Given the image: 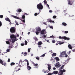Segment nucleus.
Returning a JSON list of instances; mask_svg holds the SVG:
<instances>
[{
	"label": "nucleus",
	"mask_w": 75,
	"mask_h": 75,
	"mask_svg": "<svg viewBox=\"0 0 75 75\" xmlns=\"http://www.w3.org/2000/svg\"><path fill=\"white\" fill-rule=\"evenodd\" d=\"M10 38L12 40V43L15 42V41H16V35H10Z\"/></svg>",
	"instance_id": "f257e3e1"
},
{
	"label": "nucleus",
	"mask_w": 75,
	"mask_h": 75,
	"mask_svg": "<svg viewBox=\"0 0 75 75\" xmlns=\"http://www.w3.org/2000/svg\"><path fill=\"white\" fill-rule=\"evenodd\" d=\"M37 8L38 10H42L43 6L41 3H40L37 5Z\"/></svg>",
	"instance_id": "f03ea898"
},
{
	"label": "nucleus",
	"mask_w": 75,
	"mask_h": 75,
	"mask_svg": "<svg viewBox=\"0 0 75 75\" xmlns=\"http://www.w3.org/2000/svg\"><path fill=\"white\" fill-rule=\"evenodd\" d=\"M47 66H48V70H42V72L44 73H48V71H50V70L51 69V66L50 64H47Z\"/></svg>",
	"instance_id": "7ed1b4c3"
},
{
	"label": "nucleus",
	"mask_w": 75,
	"mask_h": 75,
	"mask_svg": "<svg viewBox=\"0 0 75 75\" xmlns=\"http://www.w3.org/2000/svg\"><path fill=\"white\" fill-rule=\"evenodd\" d=\"M15 31H16V28L15 27H12L10 28V33H15Z\"/></svg>",
	"instance_id": "20e7f679"
},
{
	"label": "nucleus",
	"mask_w": 75,
	"mask_h": 75,
	"mask_svg": "<svg viewBox=\"0 0 75 75\" xmlns=\"http://www.w3.org/2000/svg\"><path fill=\"white\" fill-rule=\"evenodd\" d=\"M40 34L42 35H45L46 34V32L45 31V30H42V31H40Z\"/></svg>",
	"instance_id": "39448f33"
},
{
	"label": "nucleus",
	"mask_w": 75,
	"mask_h": 75,
	"mask_svg": "<svg viewBox=\"0 0 75 75\" xmlns=\"http://www.w3.org/2000/svg\"><path fill=\"white\" fill-rule=\"evenodd\" d=\"M7 41H6V44L10 45V42H11V40L7 39Z\"/></svg>",
	"instance_id": "423d86ee"
},
{
	"label": "nucleus",
	"mask_w": 75,
	"mask_h": 75,
	"mask_svg": "<svg viewBox=\"0 0 75 75\" xmlns=\"http://www.w3.org/2000/svg\"><path fill=\"white\" fill-rule=\"evenodd\" d=\"M0 64H2L3 65L6 66V63L3 62V61L1 59H0Z\"/></svg>",
	"instance_id": "0eeeda50"
},
{
	"label": "nucleus",
	"mask_w": 75,
	"mask_h": 75,
	"mask_svg": "<svg viewBox=\"0 0 75 75\" xmlns=\"http://www.w3.org/2000/svg\"><path fill=\"white\" fill-rule=\"evenodd\" d=\"M22 19H23V20H22V22H23V23H25V15L22 16Z\"/></svg>",
	"instance_id": "6e6552de"
},
{
	"label": "nucleus",
	"mask_w": 75,
	"mask_h": 75,
	"mask_svg": "<svg viewBox=\"0 0 75 75\" xmlns=\"http://www.w3.org/2000/svg\"><path fill=\"white\" fill-rule=\"evenodd\" d=\"M54 65H55V67H60L61 66V65H60V64H59V62L56 63L55 64H54Z\"/></svg>",
	"instance_id": "1a4fd4ad"
},
{
	"label": "nucleus",
	"mask_w": 75,
	"mask_h": 75,
	"mask_svg": "<svg viewBox=\"0 0 75 75\" xmlns=\"http://www.w3.org/2000/svg\"><path fill=\"white\" fill-rule=\"evenodd\" d=\"M47 21H48V22H49L50 23H54V21H52V20H51V19H47Z\"/></svg>",
	"instance_id": "9d476101"
},
{
	"label": "nucleus",
	"mask_w": 75,
	"mask_h": 75,
	"mask_svg": "<svg viewBox=\"0 0 75 75\" xmlns=\"http://www.w3.org/2000/svg\"><path fill=\"white\" fill-rule=\"evenodd\" d=\"M27 64V69H28V70H30L31 69V67L30 66H29V64Z\"/></svg>",
	"instance_id": "9b49d317"
},
{
	"label": "nucleus",
	"mask_w": 75,
	"mask_h": 75,
	"mask_svg": "<svg viewBox=\"0 0 75 75\" xmlns=\"http://www.w3.org/2000/svg\"><path fill=\"white\" fill-rule=\"evenodd\" d=\"M36 31L38 32H40L41 31V28L40 27H38V28H36Z\"/></svg>",
	"instance_id": "f8f14e48"
},
{
	"label": "nucleus",
	"mask_w": 75,
	"mask_h": 75,
	"mask_svg": "<svg viewBox=\"0 0 75 75\" xmlns=\"http://www.w3.org/2000/svg\"><path fill=\"white\" fill-rule=\"evenodd\" d=\"M57 73H59V72H58L57 71H53V73H51L52 74H57Z\"/></svg>",
	"instance_id": "ddd939ff"
},
{
	"label": "nucleus",
	"mask_w": 75,
	"mask_h": 75,
	"mask_svg": "<svg viewBox=\"0 0 75 75\" xmlns=\"http://www.w3.org/2000/svg\"><path fill=\"white\" fill-rule=\"evenodd\" d=\"M25 44H24L23 43H21V46H24V45H27V42L25 40Z\"/></svg>",
	"instance_id": "4468645a"
},
{
	"label": "nucleus",
	"mask_w": 75,
	"mask_h": 75,
	"mask_svg": "<svg viewBox=\"0 0 75 75\" xmlns=\"http://www.w3.org/2000/svg\"><path fill=\"white\" fill-rule=\"evenodd\" d=\"M59 39L69 38H67L65 36H63V37L59 36Z\"/></svg>",
	"instance_id": "2eb2a0df"
},
{
	"label": "nucleus",
	"mask_w": 75,
	"mask_h": 75,
	"mask_svg": "<svg viewBox=\"0 0 75 75\" xmlns=\"http://www.w3.org/2000/svg\"><path fill=\"white\" fill-rule=\"evenodd\" d=\"M61 55L63 56V55H67L66 54V52H65V51L62 52L61 53Z\"/></svg>",
	"instance_id": "dca6fc26"
},
{
	"label": "nucleus",
	"mask_w": 75,
	"mask_h": 75,
	"mask_svg": "<svg viewBox=\"0 0 75 75\" xmlns=\"http://www.w3.org/2000/svg\"><path fill=\"white\" fill-rule=\"evenodd\" d=\"M57 44H59V45H61L62 44H63L64 43V42H57Z\"/></svg>",
	"instance_id": "f3484780"
},
{
	"label": "nucleus",
	"mask_w": 75,
	"mask_h": 75,
	"mask_svg": "<svg viewBox=\"0 0 75 75\" xmlns=\"http://www.w3.org/2000/svg\"><path fill=\"white\" fill-rule=\"evenodd\" d=\"M65 72H59V73H57V74L59 75H63V73Z\"/></svg>",
	"instance_id": "a211bd4d"
},
{
	"label": "nucleus",
	"mask_w": 75,
	"mask_h": 75,
	"mask_svg": "<svg viewBox=\"0 0 75 75\" xmlns=\"http://www.w3.org/2000/svg\"><path fill=\"white\" fill-rule=\"evenodd\" d=\"M59 39H64V40H70V38H59Z\"/></svg>",
	"instance_id": "6ab92c4d"
},
{
	"label": "nucleus",
	"mask_w": 75,
	"mask_h": 75,
	"mask_svg": "<svg viewBox=\"0 0 75 75\" xmlns=\"http://www.w3.org/2000/svg\"><path fill=\"white\" fill-rule=\"evenodd\" d=\"M5 20H6V21H7L9 22L10 21V20L9 19V18H5Z\"/></svg>",
	"instance_id": "aec40b11"
},
{
	"label": "nucleus",
	"mask_w": 75,
	"mask_h": 75,
	"mask_svg": "<svg viewBox=\"0 0 75 75\" xmlns=\"http://www.w3.org/2000/svg\"><path fill=\"white\" fill-rule=\"evenodd\" d=\"M68 4H69V5H72L71 4V0H68Z\"/></svg>",
	"instance_id": "412c9836"
},
{
	"label": "nucleus",
	"mask_w": 75,
	"mask_h": 75,
	"mask_svg": "<svg viewBox=\"0 0 75 75\" xmlns=\"http://www.w3.org/2000/svg\"><path fill=\"white\" fill-rule=\"evenodd\" d=\"M11 16H12V17H13V18H16V19H19V18L18 17H17V16H13V15Z\"/></svg>",
	"instance_id": "4be33fe9"
},
{
	"label": "nucleus",
	"mask_w": 75,
	"mask_h": 75,
	"mask_svg": "<svg viewBox=\"0 0 75 75\" xmlns=\"http://www.w3.org/2000/svg\"><path fill=\"white\" fill-rule=\"evenodd\" d=\"M18 67H15V70H16L17 69H18V70H16V72H17V71H19V70H20V68L18 69Z\"/></svg>",
	"instance_id": "5701e85b"
},
{
	"label": "nucleus",
	"mask_w": 75,
	"mask_h": 75,
	"mask_svg": "<svg viewBox=\"0 0 75 75\" xmlns=\"http://www.w3.org/2000/svg\"><path fill=\"white\" fill-rule=\"evenodd\" d=\"M62 25L64 26H66L67 25V24H66V23L64 22L62 23Z\"/></svg>",
	"instance_id": "b1692460"
},
{
	"label": "nucleus",
	"mask_w": 75,
	"mask_h": 75,
	"mask_svg": "<svg viewBox=\"0 0 75 75\" xmlns=\"http://www.w3.org/2000/svg\"><path fill=\"white\" fill-rule=\"evenodd\" d=\"M68 48H69V49L72 50V47L70 45H68Z\"/></svg>",
	"instance_id": "393cba45"
},
{
	"label": "nucleus",
	"mask_w": 75,
	"mask_h": 75,
	"mask_svg": "<svg viewBox=\"0 0 75 75\" xmlns=\"http://www.w3.org/2000/svg\"><path fill=\"white\" fill-rule=\"evenodd\" d=\"M55 60L57 61H59L60 60V59H59V58H58V57H55Z\"/></svg>",
	"instance_id": "a878e982"
},
{
	"label": "nucleus",
	"mask_w": 75,
	"mask_h": 75,
	"mask_svg": "<svg viewBox=\"0 0 75 75\" xmlns=\"http://www.w3.org/2000/svg\"><path fill=\"white\" fill-rule=\"evenodd\" d=\"M65 70L64 69H63V70L59 71H58V72H65Z\"/></svg>",
	"instance_id": "bb28decb"
},
{
	"label": "nucleus",
	"mask_w": 75,
	"mask_h": 75,
	"mask_svg": "<svg viewBox=\"0 0 75 75\" xmlns=\"http://www.w3.org/2000/svg\"><path fill=\"white\" fill-rule=\"evenodd\" d=\"M32 63L33 64V65L34 66V67H37L38 66V64H35V63H34V62Z\"/></svg>",
	"instance_id": "cd10ccee"
},
{
	"label": "nucleus",
	"mask_w": 75,
	"mask_h": 75,
	"mask_svg": "<svg viewBox=\"0 0 75 75\" xmlns=\"http://www.w3.org/2000/svg\"><path fill=\"white\" fill-rule=\"evenodd\" d=\"M38 45H42V42L41 41H39V42H38Z\"/></svg>",
	"instance_id": "c85d7f7f"
},
{
	"label": "nucleus",
	"mask_w": 75,
	"mask_h": 75,
	"mask_svg": "<svg viewBox=\"0 0 75 75\" xmlns=\"http://www.w3.org/2000/svg\"><path fill=\"white\" fill-rule=\"evenodd\" d=\"M56 53H53V54H52V57H55V56H56Z\"/></svg>",
	"instance_id": "c756f323"
},
{
	"label": "nucleus",
	"mask_w": 75,
	"mask_h": 75,
	"mask_svg": "<svg viewBox=\"0 0 75 75\" xmlns=\"http://www.w3.org/2000/svg\"><path fill=\"white\" fill-rule=\"evenodd\" d=\"M15 65V63L14 62H11V63L10 64V65L12 66Z\"/></svg>",
	"instance_id": "7c9ffc66"
},
{
	"label": "nucleus",
	"mask_w": 75,
	"mask_h": 75,
	"mask_svg": "<svg viewBox=\"0 0 75 75\" xmlns=\"http://www.w3.org/2000/svg\"><path fill=\"white\" fill-rule=\"evenodd\" d=\"M34 40H35V41H38V39L37 38H36V37H34Z\"/></svg>",
	"instance_id": "2f4dec72"
},
{
	"label": "nucleus",
	"mask_w": 75,
	"mask_h": 75,
	"mask_svg": "<svg viewBox=\"0 0 75 75\" xmlns=\"http://www.w3.org/2000/svg\"><path fill=\"white\" fill-rule=\"evenodd\" d=\"M25 61L27 62V63H26V64H29V62L28 61V60H27V59L25 60Z\"/></svg>",
	"instance_id": "473e14b6"
},
{
	"label": "nucleus",
	"mask_w": 75,
	"mask_h": 75,
	"mask_svg": "<svg viewBox=\"0 0 75 75\" xmlns=\"http://www.w3.org/2000/svg\"><path fill=\"white\" fill-rule=\"evenodd\" d=\"M38 14H39V13H35L34 14V16H36Z\"/></svg>",
	"instance_id": "72a5a7b5"
},
{
	"label": "nucleus",
	"mask_w": 75,
	"mask_h": 75,
	"mask_svg": "<svg viewBox=\"0 0 75 75\" xmlns=\"http://www.w3.org/2000/svg\"><path fill=\"white\" fill-rule=\"evenodd\" d=\"M6 51L7 52H10V49H7V50H6Z\"/></svg>",
	"instance_id": "f704fd0d"
},
{
	"label": "nucleus",
	"mask_w": 75,
	"mask_h": 75,
	"mask_svg": "<svg viewBox=\"0 0 75 75\" xmlns=\"http://www.w3.org/2000/svg\"><path fill=\"white\" fill-rule=\"evenodd\" d=\"M22 10H17V12H19V13L21 12H22Z\"/></svg>",
	"instance_id": "c9c22d12"
},
{
	"label": "nucleus",
	"mask_w": 75,
	"mask_h": 75,
	"mask_svg": "<svg viewBox=\"0 0 75 75\" xmlns=\"http://www.w3.org/2000/svg\"><path fill=\"white\" fill-rule=\"evenodd\" d=\"M15 23H16V25H19V24H18V22L16 21H15Z\"/></svg>",
	"instance_id": "e433bc0d"
},
{
	"label": "nucleus",
	"mask_w": 75,
	"mask_h": 75,
	"mask_svg": "<svg viewBox=\"0 0 75 75\" xmlns=\"http://www.w3.org/2000/svg\"><path fill=\"white\" fill-rule=\"evenodd\" d=\"M39 32H35V33H36V35H38L39 34Z\"/></svg>",
	"instance_id": "4c0bfd02"
},
{
	"label": "nucleus",
	"mask_w": 75,
	"mask_h": 75,
	"mask_svg": "<svg viewBox=\"0 0 75 75\" xmlns=\"http://www.w3.org/2000/svg\"><path fill=\"white\" fill-rule=\"evenodd\" d=\"M44 3H45V4H47V1H46V0H45L44 1Z\"/></svg>",
	"instance_id": "58836bf2"
},
{
	"label": "nucleus",
	"mask_w": 75,
	"mask_h": 75,
	"mask_svg": "<svg viewBox=\"0 0 75 75\" xmlns=\"http://www.w3.org/2000/svg\"><path fill=\"white\" fill-rule=\"evenodd\" d=\"M49 28H50L53 29V26H49Z\"/></svg>",
	"instance_id": "ea45409f"
},
{
	"label": "nucleus",
	"mask_w": 75,
	"mask_h": 75,
	"mask_svg": "<svg viewBox=\"0 0 75 75\" xmlns=\"http://www.w3.org/2000/svg\"><path fill=\"white\" fill-rule=\"evenodd\" d=\"M53 74H51V73H48V74H47V75H52Z\"/></svg>",
	"instance_id": "a19ab883"
},
{
	"label": "nucleus",
	"mask_w": 75,
	"mask_h": 75,
	"mask_svg": "<svg viewBox=\"0 0 75 75\" xmlns=\"http://www.w3.org/2000/svg\"><path fill=\"white\" fill-rule=\"evenodd\" d=\"M68 33V31H64V34Z\"/></svg>",
	"instance_id": "79ce46f5"
},
{
	"label": "nucleus",
	"mask_w": 75,
	"mask_h": 75,
	"mask_svg": "<svg viewBox=\"0 0 75 75\" xmlns=\"http://www.w3.org/2000/svg\"><path fill=\"white\" fill-rule=\"evenodd\" d=\"M39 57H36V59H37L38 60H39Z\"/></svg>",
	"instance_id": "37998d69"
},
{
	"label": "nucleus",
	"mask_w": 75,
	"mask_h": 75,
	"mask_svg": "<svg viewBox=\"0 0 75 75\" xmlns=\"http://www.w3.org/2000/svg\"><path fill=\"white\" fill-rule=\"evenodd\" d=\"M52 43H55V40H52Z\"/></svg>",
	"instance_id": "c03bdc74"
},
{
	"label": "nucleus",
	"mask_w": 75,
	"mask_h": 75,
	"mask_svg": "<svg viewBox=\"0 0 75 75\" xmlns=\"http://www.w3.org/2000/svg\"><path fill=\"white\" fill-rule=\"evenodd\" d=\"M45 56V54H43L42 55H41V57H44Z\"/></svg>",
	"instance_id": "a18cd8bd"
},
{
	"label": "nucleus",
	"mask_w": 75,
	"mask_h": 75,
	"mask_svg": "<svg viewBox=\"0 0 75 75\" xmlns=\"http://www.w3.org/2000/svg\"><path fill=\"white\" fill-rule=\"evenodd\" d=\"M47 6L48 7V9H50V7L49 6V5H48V4H47Z\"/></svg>",
	"instance_id": "49530a36"
},
{
	"label": "nucleus",
	"mask_w": 75,
	"mask_h": 75,
	"mask_svg": "<svg viewBox=\"0 0 75 75\" xmlns=\"http://www.w3.org/2000/svg\"><path fill=\"white\" fill-rule=\"evenodd\" d=\"M52 18H53L54 19H55L56 18V16H53V17H52Z\"/></svg>",
	"instance_id": "de8ad7c7"
},
{
	"label": "nucleus",
	"mask_w": 75,
	"mask_h": 75,
	"mask_svg": "<svg viewBox=\"0 0 75 75\" xmlns=\"http://www.w3.org/2000/svg\"><path fill=\"white\" fill-rule=\"evenodd\" d=\"M0 18H3L2 15H0Z\"/></svg>",
	"instance_id": "09e8293b"
},
{
	"label": "nucleus",
	"mask_w": 75,
	"mask_h": 75,
	"mask_svg": "<svg viewBox=\"0 0 75 75\" xmlns=\"http://www.w3.org/2000/svg\"><path fill=\"white\" fill-rule=\"evenodd\" d=\"M8 48H9V49L12 48V46L11 45L9 46V47H8Z\"/></svg>",
	"instance_id": "8fccbe9b"
},
{
	"label": "nucleus",
	"mask_w": 75,
	"mask_h": 75,
	"mask_svg": "<svg viewBox=\"0 0 75 75\" xmlns=\"http://www.w3.org/2000/svg\"><path fill=\"white\" fill-rule=\"evenodd\" d=\"M23 54H24V56H26V55H27V53H26V52H25V53Z\"/></svg>",
	"instance_id": "3c124183"
},
{
	"label": "nucleus",
	"mask_w": 75,
	"mask_h": 75,
	"mask_svg": "<svg viewBox=\"0 0 75 75\" xmlns=\"http://www.w3.org/2000/svg\"><path fill=\"white\" fill-rule=\"evenodd\" d=\"M64 67V65L62 66L61 67V69H63V68Z\"/></svg>",
	"instance_id": "603ef678"
},
{
	"label": "nucleus",
	"mask_w": 75,
	"mask_h": 75,
	"mask_svg": "<svg viewBox=\"0 0 75 75\" xmlns=\"http://www.w3.org/2000/svg\"><path fill=\"white\" fill-rule=\"evenodd\" d=\"M54 38V36L52 35L50 36V38Z\"/></svg>",
	"instance_id": "864d4df0"
},
{
	"label": "nucleus",
	"mask_w": 75,
	"mask_h": 75,
	"mask_svg": "<svg viewBox=\"0 0 75 75\" xmlns=\"http://www.w3.org/2000/svg\"><path fill=\"white\" fill-rule=\"evenodd\" d=\"M7 62H10V59H8V60L7 61Z\"/></svg>",
	"instance_id": "5fc2aeb1"
},
{
	"label": "nucleus",
	"mask_w": 75,
	"mask_h": 75,
	"mask_svg": "<svg viewBox=\"0 0 75 75\" xmlns=\"http://www.w3.org/2000/svg\"><path fill=\"white\" fill-rule=\"evenodd\" d=\"M2 26V23L1 22H0V27Z\"/></svg>",
	"instance_id": "6e6d98bb"
},
{
	"label": "nucleus",
	"mask_w": 75,
	"mask_h": 75,
	"mask_svg": "<svg viewBox=\"0 0 75 75\" xmlns=\"http://www.w3.org/2000/svg\"><path fill=\"white\" fill-rule=\"evenodd\" d=\"M63 55H65V57H67L68 56V55L67 54Z\"/></svg>",
	"instance_id": "4d7b16f0"
},
{
	"label": "nucleus",
	"mask_w": 75,
	"mask_h": 75,
	"mask_svg": "<svg viewBox=\"0 0 75 75\" xmlns=\"http://www.w3.org/2000/svg\"><path fill=\"white\" fill-rule=\"evenodd\" d=\"M20 62H22V60L20 59V61H19V64H20Z\"/></svg>",
	"instance_id": "13d9d810"
},
{
	"label": "nucleus",
	"mask_w": 75,
	"mask_h": 75,
	"mask_svg": "<svg viewBox=\"0 0 75 75\" xmlns=\"http://www.w3.org/2000/svg\"><path fill=\"white\" fill-rule=\"evenodd\" d=\"M49 13H52V10H49Z\"/></svg>",
	"instance_id": "bf43d9fd"
},
{
	"label": "nucleus",
	"mask_w": 75,
	"mask_h": 75,
	"mask_svg": "<svg viewBox=\"0 0 75 75\" xmlns=\"http://www.w3.org/2000/svg\"><path fill=\"white\" fill-rule=\"evenodd\" d=\"M30 49H28V52H30Z\"/></svg>",
	"instance_id": "052dcab7"
},
{
	"label": "nucleus",
	"mask_w": 75,
	"mask_h": 75,
	"mask_svg": "<svg viewBox=\"0 0 75 75\" xmlns=\"http://www.w3.org/2000/svg\"><path fill=\"white\" fill-rule=\"evenodd\" d=\"M53 70H56V68H55V67H53Z\"/></svg>",
	"instance_id": "680f3d73"
},
{
	"label": "nucleus",
	"mask_w": 75,
	"mask_h": 75,
	"mask_svg": "<svg viewBox=\"0 0 75 75\" xmlns=\"http://www.w3.org/2000/svg\"><path fill=\"white\" fill-rule=\"evenodd\" d=\"M41 45H39V46H38V47L41 48Z\"/></svg>",
	"instance_id": "e2e57ef3"
},
{
	"label": "nucleus",
	"mask_w": 75,
	"mask_h": 75,
	"mask_svg": "<svg viewBox=\"0 0 75 75\" xmlns=\"http://www.w3.org/2000/svg\"><path fill=\"white\" fill-rule=\"evenodd\" d=\"M43 37H44V38H45V37H46V35H43Z\"/></svg>",
	"instance_id": "0e129e2a"
},
{
	"label": "nucleus",
	"mask_w": 75,
	"mask_h": 75,
	"mask_svg": "<svg viewBox=\"0 0 75 75\" xmlns=\"http://www.w3.org/2000/svg\"><path fill=\"white\" fill-rule=\"evenodd\" d=\"M72 52H75V50H72Z\"/></svg>",
	"instance_id": "69168bd1"
},
{
	"label": "nucleus",
	"mask_w": 75,
	"mask_h": 75,
	"mask_svg": "<svg viewBox=\"0 0 75 75\" xmlns=\"http://www.w3.org/2000/svg\"><path fill=\"white\" fill-rule=\"evenodd\" d=\"M24 14H25V15H29V14H27V13H24Z\"/></svg>",
	"instance_id": "338daca9"
},
{
	"label": "nucleus",
	"mask_w": 75,
	"mask_h": 75,
	"mask_svg": "<svg viewBox=\"0 0 75 75\" xmlns=\"http://www.w3.org/2000/svg\"><path fill=\"white\" fill-rule=\"evenodd\" d=\"M46 42H49V40H47Z\"/></svg>",
	"instance_id": "774afa93"
}]
</instances>
